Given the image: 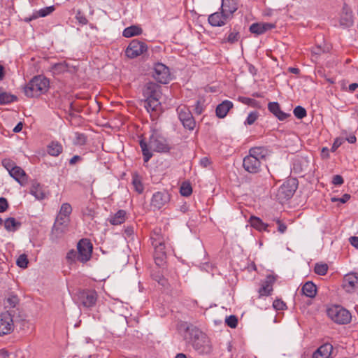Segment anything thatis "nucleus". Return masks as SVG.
Instances as JSON below:
<instances>
[{"label": "nucleus", "instance_id": "1", "mask_svg": "<svg viewBox=\"0 0 358 358\" xmlns=\"http://www.w3.org/2000/svg\"><path fill=\"white\" fill-rule=\"evenodd\" d=\"M139 145L142 150L144 162H148L152 157V150L157 152H168L171 148L166 138L157 130L152 131L148 143L142 139L140 141Z\"/></svg>", "mask_w": 358, "mask_h": 358}, {"label": "nucleus", "instance_id": "2", "mask_svg": "<svg viewBox=\"0 0 358 358\" xmlns=\"http://www.w3.org/2000/svg\"><path fill=\"white\" fill-rule=\"evenodd\" d=\"M271 150L264 146L253 147L249 150V155L244 157L243 166L250 173H257L261 171L262 162L271 155Z\"/></svg>", "mask_w": 358, "mask_h": 358}, {"label": "nucleus", "instance_id": "3", "mask_svg": "<svg viewBox=\"0 0 358 358\" xmlns=\"http://www.w3.org/2000/svg\"><path fill=\"white\" fill-rule=\"evenodd\" d=\"M152 245L155 249V260L157 265H162L166 251L171 248L169 238L162 234V229L156 228L151 236Z\"/></svg>", "mask_w": 358, "mask_h": 358}, {"label": "nucleus", "instance_id": "4", "mask_svg": "<svg viewBox=\"0 0 358 358\" xmlns=\"http://www.w3.org/2000/svg\"><path fill=\"white\" fill-rule=\"evenodd\" d=\"M71 212L72 208L69 203H64L61 206L52 229V234H55L57 237L60 236L69 225Z\"/></svg>", "mask_w": 358, "mask_h": 358}, {"label": "nucleus", "instance_id": "5", "mask_svg": "<svg viewBox=\"0 0 358 358\" xmlns=\"http://www.w3.org/2000/svg\"><path fill=\"white\" fill-rule=\"evenodd\" d=\"M48 87L49 80L42 76H37L24 87V93L28 97L38 96L46 92Z\"/></svg>", "mask_w": 358, "mask_h": 358}, {"label": "nucleus", "instance_id": "6", "mask_svg": "<svg viewBox=\"0 0 358 358\" xmlns=\"http://www.w3.org/2000/svg\"><path fill=\"white\" fill-rule=\"evenodd\" d=\"M327 313L332 321L339 324H348L352 320L350 312L341 306L334 305L329 307Z\"/></svg>", "mask_w": 358, "mask_h": 358}, {"label": "nucleus", "instance_id": "7", "mask_svg": "<svg viewBox=\"0 0 358 358\" xmlns=\"http://www.w3.org/2000/svg\"><path fill=\"white\" fill-rule=\"evenodd\" d=\"M3 166L8 171L9 175L19 184L24 186L27 184L28 176L25 171L10 159H4L1 162Z\"/></svg>", "mask_w": 358, "mask_h": 358}, {"label": "nucleus", "instance_id": "8", "mask_svg": "<svg viewBox=\"0 0 358 358\" xmlns=\"http://www.w3.org/2000/svg\"><path fill=\"white\" fill-rule=\"evenodd\" d=\"M192 346L199 354H208L211 351L210 342L208 336L201 331H196L192 341Z\"/></svg>", "mask_w": 358, "mask_h": 358}, {"label": "nucleus", "instance_id": "9", "mask_svg": "<svg viewBox=\"0 0 358 358\" xmlns=\"http://www.w3.org/2000/svg\"><path fill=\"white\" fill-rule=\"evenodd\" d=\"M297 189L296 180L289 179L285 181L278 189L276 196L280 202L290 199Z\"/></svg>", "mask_w": 358, "mask_h": 358}, {"label": "nucleus", "instance_id": "10", "mask_svg": "<svg viewBox=\"0 0 358 358\" xmlns=\"http://www.w3.org/2000/svg\"><path fill=\"white\" fill-rule=\"evenodd\" d=\"M79 262L86 263L92 257L93 246L90 240L83 238L77 244Z\"/></svg>", "mask_w": 358, "mask_h": 358}, {"label": "nucleus", "instance_id": "11", "mask_svg": "<svg viewBox=\"0 0 358 358\" xmlns=\"http://www.w3.org/2000/svg\"><path fill=\"white\" fill-rule=\"evenodd\" d=\"M177 112L183 127L189 130H193L196 126V122L189 109L185 106H180L178 107Z\"/></svg>", "mask_w": 358, "mask_h": 358}, {"label": "nucleus", "instance_id": "12", "mask_svg": "<svg viewBox=\"0 0 358 358\" xmlns=\"http://www.w3.org/2000/svg\"><path fill=\"white\" fill-rule=\"evenodd\" d=\"M98 295L94 289H83L78 292V299L85 308H92L96 305Z\"/></svg>", "mask_w": 358, "mask_h": 358}, {"label": "nucleus", "instance_id": "13", "mask_svg": "<svg viewBox=\"0 0 358 358\" xmlns=\"http://www.w3.org/2000/svg\"><path fill=\"white\" fill-rule=\"evenodd\" d=\"M147 50L148 46L144 42L134 39L129 44L125 53L129 58L133 59L142 55Z\"/></svg>", "mask_w": 358, "mask_h": 358}, {"label": "nucleus", "instance_id": "14", "mask_svg": "<svg viewBox=\"0 0 358 358\" xmlns=\"http://www.w3.org/2000/svg\"><path fill=\"white\" fill-rule=\"evenodd\" d=\"M14 327L13 316L8 311L0 314V336L10 334Z\"/></svg>", "mask_w": 358, "mask_h": 358}, {"label": "nucleus", "instance_id": "15", "mask_svg": "<svg viewBox=\"0 0 358 358\" xmlns=\"http://www.w3.org/2000/svg\"><path fill=\"white\" fill-rule=\"evenodd\" d=\"M152 76L157 82L162 84H166L171 80L169 69L162 63L155 65Z\"/></svg>", "mask_w": 358, "mask_h": 358}, {"label": "nucleus", "instance_id": "16", "mask_svg": "<svg viewBox=\"0 0 358 358\" xmlns=\"http://www.w3.org/2000/svg\"><path fill=\"white\" fill-rule=\"evenodd\" d=\"M170 199L168 192H157L152 196L150 206L154 210H159L169 203Z\"/></svg>", "mask_w": 358, "mask_h": 358}, {"label": "nucleus", "instance_id": "17", "mask_svg": "<svg viewBox=\"0 0 358 358\" xmlns=\"http://www.w3.org/2000/svg\"><path fill=\"white\" fill-rule=\"evenodd\" d=\"M276 280L273 275H268L262 282L261 287L258 290L259 296H270L273 292V286Z\"/></svg>", "mask_w": 358, "mask_h": 358}, {"label": "nucleus", "instance_id": "18", "mask_svg": "<svg viewBox=\"0 0 358 358\" xmlns=\"http://www.w3.org/2000/svg\"><path fill=\"white\" fill-rule=\"evenodd\" d=\"M228 14L220 10L210 14L208 16V22L213 27H222L226 24L227 22L231 19Z\"/></svg>", "mask_w": 358, "mask_h": 358}, {"label": "nucleus", "instance_id": "19", "mask_svg": "<svg viewBox=\"0 0 358 358\" xmlns=\"http://www.w3.org/2000/svg\"><path fill=\"white\" fill-rule=\"evenodd\" d=\"M143 94L145 99H160V86L152 82L148 83L144 86Z\"/></svg>", "mask_w": 358, "mask_h": 358}, {"label": "nucleus", "instance_id": "20", "mask_svg": "<svg viewBox=\"0 0 358 358\" xmlns=\"http://www.w3.org/2000/svg\"><path fill=\"white\" fill-rule=\"evenodd\" d=\"M343 286L349 292H353L358 288V273H350L345 275L343 280Z\"/></svg>", "mask_w": 358, "mask_h": 358}, {"label": "nucleus", "instance_id": "21", "mask_svg": "<svg viewBox=\"0 0 358 358\" xmlns=\"http://www.w3.org/2000/svg\"><path fill=\"white\" fill-rule=\"evenodd\" d=\"M354 22L352 11L346 7H343L341 13L339 24L343 28H348L352 26Z\"/></svg>", "mask_w": 358, "mask_h": 358}, {"label": "nucleus", "instance_id": "22", "mask_svg": "<svg viewBox=\"0 0 358 358\" xmlns=\"http://www.w3.org/2000/svg\"><path fill=\"white\" fill-rule=\"evenodd\" d=\"M275 27V24L268 22L253 23L250 27V31L256 35H261Z\"/></svg>", "mask_w": 358, "mask_h": 358}, {"label": "nucleus", "instance_id": "23", "mask_svg": "<svg viewBox=\"0 0 358 358\" xmlns=\"http://www.w3.org/2000/svg\"><path fill=\"white\" fill-rule=\"evenodd\" d=\"M220 10L232 18L233 14L238 10V0H222Z\"/></svg>", "mask_w": 358, "mask_h": 358}, {"label": "nucleus", "instance_id": "24", "mask_svg": "<svg viewBox=\"0 0 358 358\" xmlns=\"http://www.w3.org/2000/svg\"><path fill=\"white\" fill-rule=\"evenodd\" d=\"M333 350V346L329 343L321 345L313 355V358H329Z\"/></svg>", "mask_w": 358, "mask_h": 358}, {"label": "nucleus", "instance_id": "25", "mask_svg": "<svg viewBox=\"0 0 358 358\" xmlns=\"http://www.w3.org/2000/svg\"><path fill=\"white\" fill-rule=\"evenodd\" d=\"M233 103L229 100H225L220 103L215 110L216 115L220 118H224L229 110L233 108Z\"/></svg>", "mask_w": 358, "mask_h": 358}, {"label": "nucleus", "instance_id": "26", "mask_svg": "<svg viewBox=\"0 0 358 358\" xmlns=\"http://www.w3.org/2000/svg\"><path fill=\"white\" fill-rule=\"evenodd\" d=\"M268 108L278 120H285L289 115L280 110V105L278 102H270Z\"/></svg>", "mask_w": 358, "mask_h": 358}, {"label": "nucleus", "instance_id": "27", "mask_svg": "<svg viewBox=\"0 0 358 358\" xmlns=\"http://www.w3.org/2000/svg\"><path fill=\"white\" fill-rule=\"evenodd\" d=\"M127 213L124 210H119L108 218V222L113 225H119L126 220Z\"/></svg>", "mask_w": 358, "mask_h": 358}, {"label": "nucleus", "instance_id": "28", "mask_svg": "<svg viewBox=\"0 0 358 358\" xmlns=\"http://www.w3.org/2000/svg\"><path fill=\"white\" fill-rule=\"evenodd\" d=\"M301 292L303 294H304L305 296L310 298H313L317 293L316 285L310 281L306 282L303 285L301 288Z\"/></svg>", "mask_w": 358, "mask_h": 358}, {"label": "nucleus", "instance_id": "29", "mask_svg": "<svg viewBox=\"0 0 358 358\" xmlns=\"http://www.w3.org/2000/svg\"><path fill=\"white\" fill-rule=\"evenodd\" d=\"M160 99H145L144 106L148 113L157 112L160 109Z\"/></svg>", "mask_w": 358, "mask_h": 358}, {"label": "nucleus", "instance_id": "30", "mask_svg": "<svg viewBox=\"0 0 358 358\" xmlns=\"http://www.w3.org/2000/svg\"><path fill=\"white\" fill-rule=\"evenodd\" d=\"M249 222L251 227H252L253 228L256 229L259 231H268L267 228L268 227V224L263 222L262 220L257 217L251 216Z\"/></svg>", "mask_w": 358, "mask_h": 358}, {"label": "nucleus", "instance_id": "31", "mask_svg": "<svg viewBox=\"0 0 358 358\" xmlns=\"http://www.w3.org/2000/svg\"><path fill=\"white\" fill-rule=\"evenodd\" d=\"M30 194L36 197L37 199H43L45 194L42 189L41 185L38 182H33L30 189Z\"/></svg>", "mask_w": 358, "mask_h": 358}, {"label": "nucleus", "instance_id": "32", "mask_svg": "<svg viewBox=\"0 0 358 358\" xmlns=\"http://www.w3.org/2000/svg\"><path fill=\"white\" fill-rule=\"evenodd\" d=\"M62 145L58 142L52 141L48 146V154L54 157L59 155L62 152Z\"/></svg>", "mask_w": 358, "mask_h": 358}, {"label": "nucleus", "instance_id": "33", "mask_svg": "<svg viewBox=\"0 0 358 358\" xmlns=\"http://www.w3.org/2000/svg\"><path fill=\"white\" fill-rule=\"evenodd\" d=\"M142 33V29L138 26L132 25L124 29L122 35L126 38L138 36Z\"/></svg>", "mask_w": 358, "mask_h": 358}, {"label": "nucleus", "instance_id": "34", "mask_svg": "<svg viewBox=\"0 0 358 358\" xmlns=\"http://www.w3.org/2000/svg\"><path fill=\"white\" fill-rule=\"evenodd\" d=\"M4 227L8 231H16L21 225V223L16 221L13 217L7 218L4 222Z\"/></svg>", "mask_w": 358, "mask_h": 358}, {"label": "nucleus", "instance_id": "35", "mask_svg": "<svg viewBox=\"0 0 358 358\" xmlns=\"http://www.w3.org/2000/svg\"><path fill=\"white\" fill-rule=\"evenodd\" d=\"M18 303L19 299L17 296L15 294H9L3 301V304L6 308H15Z\"/></svg>", "mask_w": 358, "mask_h": 358}, {"label": "nucleus", "instance_id": "36", "mask_svg": "<svg viewBox=\"0 0 358 358\" xmlns=\"http://www.w3.org/2000/svg\"><path fill=\"white\" fill-rule=\"evenodd\" d=\"M132 185L136 192L138 194H141L144 190L143 185L141 182V179L137 174H134L132 176Z\"/></svg>", "mask_w": 358, "mask_h": 358}, {"label": "nucleus", "instance_id": "37", "mask_svg": "<svg viewBox=\"0 0 358 358\" xmlns=\"http://www.w3.org/2000/svg\"><path fill=\"white\" fill-rule=\"evenodd\" d=\"M17 97L7 92H0V104H8L16 101Z\"/></svg>", "mask_w": 358, "mask_h": 358}, {"label": "nucleus", "instance_id": "38", "mask_svg": "<svg viewBox=\"0 0 358 358\" xmlns=\"http://www.w3.org/2000/svg\"><path fill=\"white\" fill-rule=\"evenodd\" d=\"M240 35L239 32L237 31H231L227 36V37L224 38L223 39L224 43H229L231 44H233L236 42H237L239 40Z\"/></svg>", "mask_w": 358, "mask_h": 358}, {"label": "nucleus", "instance_id": "39", "mask_svg": "<svg viewBox=\"0 0 358 358\" xmlns=\"http://www.w3.org/2000/svg\"><path fill=\"white\" fill-rule=\"evenodd\" d=\"M66 258L69 264L75 263L76 261L79 262L78 251L73 249L69 250L66 254Z\"/></svg>", "mask_w": 358, "mask_h": 358}, {"label": "nucleus", "instance_id": "40", "mask_svg": "<svg viewBox=\"0 0 358 358\" xmlns=\"http://www.w3.org/2000/svg\"><path fill=\"white\" fill-rule=\"evenodd\" d=\"M314 271L317 275H324L328 271V266L327 264L317 263L315 266Z\"/></svg>", "mask_w": 358, "mask_h": 358}, {"label": "nucleus", "instance_id": "41", "mask_svg": "<svg viewBox=\"0 0 358 358\" xmlns=\"http://www.w3.org/2000/svg\"><path fill=\"white\" fill-rule=\"evenodd\" d=\"M87 138L84 134L75 133L73 143L76 145H83L86 143Z\"/></svg>", "mask_w": 358, "mask_h": 358}, {"label": "nucleus", "instance_id": "42", "mask_svg": "<svg viewBox=\"0 0 358 358\" xmlns=\"http://www.w3.org/2000/svg\"><path fill=\"white\" fill-rule=\"evenodd\" d=\"M327 51V48L324 45H317L313 47L311 50V52L313 57H315V59L317 58L318 56L322 55V53Z\"/></svg>", "mask_w": 358, "mask_h": 358}, {"label": "nucleus", "instance_id": "43", "mask_svg": "<svg viewBox=\"0 0 358 358\" xmlns=\"http://www.w3.org/2000/svg\"><path fill=\"white\" fill-rule=\"evenodd\" d=\"M55 10V7L53 6L45 7L43 8L40 9L38 11H37V14L35 15V17H45L48 15L50 14Z\"/></svg>", "mask_w": 358, "mask_h": 358}, {"label": "nucleus", "instance_id": "44", "mask_svg": "<svg viewBox=\"0 0 358 358\" xmlns=\"http://www.w3.org/2000/svg\"><path fill=\"white\" fill-rule=\"evenodd\" d=\"M293 113H294V116L296 117H297L298 119H303L307 115L306 109L301 106H296L294 109Z\"/></svg>", "mask_w": 358, "mask_h": 358}, {"label": "nucleus", "instance_id": "45", "mask_svg": "<svg viewBox=\"0 0 358 358\" xmlns=\"http://www.w3.org/2000/svg\"><path fill=\"white\" fill-rule=\"evenodd\" d=\"M28 259L26 255L23 254L19 256L16 261L17 265L22 268H25L27 267L28 265Z\"/></svg>", "mask_w": 358, "mask_h": 358}, {"label": "nucleus", "instance_id": "46", "mask_svg": "<svg viewBox=\"0 0 358 358\" xmlns=\"http://www.w3.org/2000/svg\"><path fill=\"white\" fill-rule=\"evenodd\" d=\"M259 114L257 111L250 113L245 121V124L252 125L257 120Z\"/></svg>", "mask_w": 358, "mask_h": 358}, {"label": "nucleus", "instance_id": "47", "mask_svg": "<svg viewBox=\"0 0 358 358\" xmlns=\"http://www.w3.org/2000/svg\"><path fill=\"white\" fill-rule=\"evenodd\" d=\"M180 192L185 196H189L192 192V188L189 184L183 183L180 187Z\"/></svg>", "mask_w": 358, "mask_h": 358}, {"label": "nucleus", "instance_id": "48", "mask_svg": "<svg viewBox=\"0 0 358 358\" xmlns=\"http://www.w3.org/2000/svg\"><path fill=\"white\" fill-rule=\"evenodd\" d=\"M240 99L241 100L242 103H243L245 104L250 105L251 106L256 107V108H260L259 103L257 101H256L255 99L248 98V97H242V98H240Z\"/></svg>", "mask_w": 358, "mask_h": 358}, {"label": "nucleus", "instance_id": "49", "mask_svg": "<svg viewBox=\"0 0 358 358\" xmlns=\"http://www.w3.org/2000/svg\"><path fill=\"white\" fill-rule=\"evenodd\" d=\"M225 322L229 327L235 328L238 324V319L235 315H230L226 317Z\"/></svg>", "mask_w": 358, "mask_h": 358}, {"label": "nucleus", "instance_id": "50", "mask_svg": "<svg viewBox=\"0 0 358 358\" xmlns=\"http://www.w3.org/2000/svg\"><path fill=\"white\" fill-rule=\"evenodd\" d=\"M273 307L276 310H282L286 308V304L281 299H275L273 303Z\"/></svg>", "mask_w": 358, "mask_h": 358}, {"label": "nucleus", "instance_id": "51", "mask_svg": "<svg viewBox=\"0 0 358 358\" xmlns=\"http://www.w3.org/2000/svg\"><path fill=\"white\" fill-rule=\"evenodd\" d=\"M350 199V195L348 194H345L341 198H336V197L331 198V201L332 202L339 201L341 203H345L348 201H349Z\"/></svg>", "mask_w": 358, "mask_h": 358}, {"label": "nucleus", "instance_id": "52", "mask_svg": "<svg viewBox=\"0 0 358 358\" xmlns=\"http://www.w3.org/2000/svg\"><path fill=\"white\" fill-rule=\"evenodd\" d=\"M76 18L78 20V22L82 25L87 24L88 22V20H87L85 16L80 11L77 13Z\"/></svg>", "mask_w": 358, "mask_h": 358}, {"label": "nucleus", "instance_id": "53", "mask_svg": "<svg viewBox=\"0 0 358 358\" xmlns=\"http://www.w3.org/2000/svg\"><path fill=\"white\" fill-rule=\"evenodd\" d=\"M275 220L278 224V231L280 234H284L287 230V225L279 219H276Z\"/></svg>", "mask_w": 358, "mask_h": 358}, {"label": "nucleus", "instance_id": "54", "mask_svg": "<svg viewBox=\"0 0 358 358\" xmlns=\"http://www.w3.org/2000/svg\"><path fill=\"white\" fill-rule=\"evenodd\" d=\"M8 208V203L6 199L3 197L0 198V213L5 212Z\"/></svg>", "mask_w": 358, "mask_h": 358}, {"label": "nucleus", "instance_id": "55", "mask_svg": "<svg viewBox=\"0 0 358 358\" xmlns=\"http://www.w3.org/2000/svg\"><path fill=\"white\" fill-rule=\"evenodd\" d=\"M332 182L335 185H341L344 182V180L341 176L335 175L333 177Z\"/></svg>", "mask_w": 358, "mask_h": 358}, {"label": "nucleus", "instance_id": "56", "mask_svg": "<svg viewBox=\"0 0 358 358\" xmlns=\"http://www.w3.org/2000/svg\"><path fill=\"white\" fill-rule=\"evenodd\" d=\"M210 164V162L208 157H203L200 160V164L201 166L206 168L208 166H209Z\"/></svg>", "mask_w": 358, "mask_h": 358}, {"label": "nucleus", "instance_id": "57", "mask_svg": "<svg viewBox=\"0 0 358 358\" xmlns=\"http://www.w3.org/2000/svg\"><path fill=\"white\" fill-rule=\"evenodd\" d=\"M195 113L198 115H200L201 114V113L203 112V107L201 105V103L199 101H197L196 103V105H195Z\"/></svg>", "mask_w": 358, "mask_h": 358}, {"label": "nucleus", "instance_id": "58", "mask_svg": "<svg viewBox=\"0 0 358 358\" xmlns=\"http://www.w3.org/2000/svg\"><path fill=\"white\" fill-rule=\"evenodd\" d=\"M350 243L352 246L358 249V237L357 236H352L349 239Z\"/></svg>", "mask_w": 358, "mask_h": 358}, {"label": "nucleus", "instance_id": "59", "mask_svg": "<svg viewBox=\"0 0 358 358\" xmlns=\"http://www.w3.org/2000/svg\"><path fill=\"white\" fill-rule=\"evenodd\" d=\"M82 160L81 157L78 155H74L71 159L69 160L70 165H74L76 162H80Z\"/></svg>", "mask_w": 358, "mask_h": 358}, {"label": "nucleus", "instance_id": "60", "mask_svg": "<svg viewBox=\"0 0 358 358\" xmlns=\"http://www.w3.org/2000/svg\"><path fill=\"white\" fill-rule=\"evenodd\" d=\"M124 234L127 236H131L134 234V227L131 226H128V227H125Z\"/></svg>", "mask_w": 358, "mask_h": 358}, {"label": "nucleus", "instance_id": "61", "mask_svg": "<svg viewBox=\"0 0 358 358\" xmlns=\"http://www.w3.org/2000/svg\"><path fill=\"white\" fill-rule=\"evenodd\" d=\"M23 124L22 122H19L13 129L15 133L20 132L22 129Z\"/></svg>", "mask_w": 358, "mask_h": 358}, {"label": "nucleus", "instance_id": "62", "mask_svg": "<svg viewBox=\"0 0 358 358\" xmlns=\"http://www.w3.org/2000/svg\"><path fill=\"white\" fill-rule=\"evenodd\" d=\"M347 141L350 143H355L357 141V138L355 135H350L347 138Z\"/></svg>", "mask_w": 358, "mask_h": 358}, {"label": "nucleus", "instance_id": "63", "mask_svg": "<svg viewBox=\"0 0 358 358\" xmlns=\"http://www.w3.org/2000/svg\"><path fill=\"white\" fill-rule=\"evenodd\" d=\"M358 87L357 83H352L349 85V90L350 92H354Z\"/></svg>", "mask_w": 358, "mask_h": 358}, {"label": "nucleus", "instance_id": "64", "mask_svg": "<svg viewBox=\"0 0 358 358\" xmlns=\"http://www.w3.org/2000/svg\"><path fill=\"white\" fill-rule=\"evenodd\" d=\"M289 71L290 73H292L294 74H299L300 71L298 68H294V67H289Z\"/></svg>", "mask_w": 358, "mask_h": 358}]
</instances>
